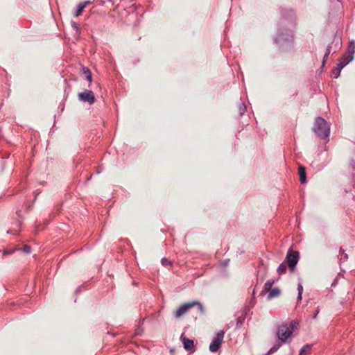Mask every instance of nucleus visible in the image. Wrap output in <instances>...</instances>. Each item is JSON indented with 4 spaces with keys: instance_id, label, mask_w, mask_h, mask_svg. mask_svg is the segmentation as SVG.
Here are the masks:
<instances>
[{
    "instance_id": "5",
    "label": "nucleus",
    "mask_w": 355,
    "mask_h": 355,
    "mask_svg": "<svg viewBox=\"0 0 355 355\" xmlns=\"http://www.w3.org/2000/svg\"><path fill=\"white\" fill-rule=\"evenodd\" d=\"M195 305H198L200 310H202V306L201 304L197 302H191L189 303H186L182 304L175 311V316L176 318H180L182 315H184L191 308L194 306Z\"/></svg>"
},
{
    "instance_id": "13",
    "label": "nucleus",
    "mask_w": 355,
    "mask_h": 355,
    "mask_svg": "<svg viewBox=\"0 0 355 355\" xmlns=\"http://www.w3.org/2000/svg\"><path fill=\"white\" fill-rule=\"evenodd\" d=\"M87 2H83L78 4L75 16L77 17L81 15L84 8L86 7Z\"/></svg>"
},
{
    "instance_id": "6",
    "label": "nucleus",
    "mask_w": 355,
    "mask_h": 355,
    "mask_svg": "<svg viewBox=\"0 0 355 355\" xmlns=\"http://www.w3.org/2000/svg\"><path fill=\"white\" fill-rule=\"evenodd\" d=\"M298 252L288 251L286 257L288 267L293 270L299 261Z\"/></svg>"
},
{
    "instance_id": "17",
    "label": "nucleus",
    "mask_w": 355,
    "mask_h": 355,
    "mask_svg": "<svg viewBox=\"0 0 355 355\" xmlns=\"http://www.w3.org/2000/svg\"><path fill=\"white\" fill-rule=\"evenodd\" d=\"M277 272L279 275H282V274H284L286 272V265L283 263H281L279 267L277 268Z\"/></svg>"
},
{
    "instance_id": "26",
    "label": "nucleus",
    "mask_w": 355,
    "mask_h": 355,
    "mask_svg": "<svg viewBox=\"0 0 355 355\" xmlns=\"http://www.w3.org/2000/svg\"><path fill=\"white\" fill-rule=\"evenodd\" d=\"M318 313H319V309L318 308L317 310H316V313L313 316V319H315L317 318V315H318Z\"/></svg>"
},
{
    "instance_id": "18",
    "label": "nucleus",
    "mask_w": 355,
    "mask_h": 355,
    "mask_svg": "<svg viewBox=\"0 0 355 355\" xmlns=\"http://www.w3.org/2000/svg\"><path fill=\"white\" fill-rule=\"evenodd\" d=\"M246 111V106L244 103H241L239 105V112L240 115H243Z\"/></svg>"
},
{
    "instance_id": "19",
    "label": "nucleus",
    "mask_w": 355,
    "mask_h": 355,
    "mask_svg": "<svg viewBox=\"0 0 355 355\" xmlns=\"http://www.w3.org/2000/svg\"><path fill=\"white\" fill-rule=\"evenodd\" d=\"M281 346V343H277L275 344L274 346H272L270 350H269V352L270 353H274Z\"/></svg>"
},
{
    "instance_id": "7",
    "label": "nucleus",
    "mask_w": 355,
    "mask_h": 355,
    "mask_svg": "<svg viewBox=\"0 0 355 355\" xmlns=\"http://www.w3.org/2000/svg\"><path fill=\"white\" fill-rule=\"evenodd\" d=\"M78 99L80 101L88 102L89 104H92L95 101V96L91 90H85L78 94Z\"/></svg>"
},
{
    "instance_id": "22",
    "label": "nucleus",
    "mask_w": 355,
    "mask_h": 355,
    "mask_svg": "<svg viewBox=\"0 0 355 355\" xmlns=\"http://www.w3.org/2000/svg\"><path fill=\"white\" fill-rule=\"evenodd\" d=\"M22 250H23L25 253L28 254V253H30V252H31V247H30V246H28V245H26V246H24V247L23 248Z\"/></svg>"
},
{
    "instance_id": "25",
    "label": "nucleus",
    "mask_w": 355,
    "mask_h": 355,
    "mask_svg": "<svg viewBox=\"0 0 355 355\" xmlns=\"http://www.w3.org/2000/svg\"><path fill=\"white\" fill-rule=\"evenodd\" d=\"M334 73L335 74V76H334L335 78H337L339 76L340 72L338 73L337 68L336 69V72L334 71Z\"/></svg>"
},
{
    "instance_id": "10",
    "label": "nucleus",
    "mask_w": 355,
    "mask_h": 355,
    "mask_svg": "<svg viewBox=\"0 0 355 355\" xmlns=\"http://www.w3.org/2000/svg\"><path fill=\"white\" fill-rule=\"evenodd\" d=\"M354 53H355V41L351 40L349 42V46H348L346 54H347V55H349V57H351V56L354 57Z\"/></svg>"
},
{
    "instance_id": "27",
    "label": "nucleus",
    "mask_w": 355,
    "mask_h": 355,
    "mask_svg": "<svg viewBox=\"0 0 355 355\" xmlns=\"http://www.w3.org/2000/svg\"><path fill=\"white\" fill-rule=\"evenodd\" d=\"M328 56H326V54H324V58H323V64L324 63L326 59H327Z\"/></svg>"
},
{
    "instance_id": "20",
    "label": "nucleus",
    "mask_w": 355,
    "mask_h": 355,
    "mask_svg": "<svg viewBox=\"0 0 355 355\" xmlns=\"http://www.w3.org/2000/svg\"><path fill=\"white\" fill-rule=\"evenodd\" d=\"M297 291H298L297 298L299 300H301L302 299V291H303V287H302V285L301 284H298Z\"/></svg>"
},
{
    "instance_id": "24",
    "label": "nucleus",
    "mask_w": 355,
    "mask_h": 355,
    "mask_svg": "<svg viewBox=\"0 0 355 355\" xmlns=\"http://www.w3.org/2000/svg\"><path fill=\"white\" fill-rule=\"evenodd\" d=\"M330 52H331V46H328L327 49L326 53H325L326 56H329Z\"/></svg>"
},
{
    "instance_id": "2",
    "label": "nucleus",
    "mask_w": 355,
    "mask_h": 355,
    "mask_svg": "<svg viewBox=\"0 0 355 355\" xmlns=\"http://www.w3.org/2000/svg\"><path fill=\"white\" fill-rule=\"evenodd\" d=\"M313 129L315 135L321 139L328 137L330 133L329 125L327 124V122L321 117H317L315 119Z\"/></svg>"
},
{
    "instance_id": "11",
    "label": "nucleus",
    "mask_w": 355,
    "mask_h": 355,
    "mask_svg": "<svg viewBox=\"0 0 355 355\" xmlns=\"http://www.w3.org/2000/svg\"><path fill=\"white\" fill-rule=\"evenodd\" d=\"M299 175L300 180L302 184H304L306 182V170L305 168L302 166L299 167Z\"/></svg>"
},
{
    "instance_id": "16",
    "label": "nucleus",
    "mask_w": 355,
    "mask_h": 355,
    "mask_svg": "<svg viewBox=\"0 0 355 355\" xmlns=\"http://www.w3.org/2000/svg\"><path fill=\"white\" fill-rule=\"evenodd\" d=\"M273 284H274V281H272V280H268V281H266V282L264 284L263 291L265 292L270 291Z\"/></svg>"
},
{
    "instance_id": "4",
    "label": "nucleus",
    "mask_w": 355,
    "mask_h": 355,
    "mask_svg": "<svg viewBox=\"0 0 355 355\" xmlns=\"http://www.w3.org/2000/svg\"><path fill=\"white\" fill-rule=\"evenodd\" d=\"M224 334L225 333L223 331H219L216 334V336L213 338L209 345V349L210 352H216L219 349L223 340Z\"/></svg>"
},
{
    "instance_id": "9",
    "label": "nucleus",
    "mask_w": 355,
    "mask_h": 355,
    "mask_svg": "<svg viewBox=\"0 0 355 355\" xmlns=\"http://www.w3.org/2000/svg\"><path fill=\"white\" fill-rule=\"evenodd\" d=\"M184 347L185 349L189 351L193 348V340L187 338L181 337Z\"/></svg>"
},
{
    "instance_id": "23",
    "label": "nucleus",
    "mask_w": 355,
    "mask_h": 355,
    "mask_svg": "<svg viewBox=\"0 0 355 355\" xmlns=\"http://www.w3.org/2000/svg\"><path fill=\"white\" fill-rule=\"evenodd\" d=\"M71 26L73 27L74 29H76V30L78 29V25L76 23L72 22Z\"/></svg>"
},
{
    "instance_id": "14",
    "label": "nucleus",
    "mask_w": 355,
    "mask_h": 355,
    "mask_svg": "<svg viewBox=\"0 0 355 355\" xmlns=\"http://www.w3.org/2000/svg\"><path fill=\"white\" fill-rule=\"evenodd\" d=\"M83 73L85 76V78L91 83L92 82V76L90 70L86 67L83 68Z\"/></svg>"
},
{
    "instance_id": "21",
    "label": "nucleus",
    "mask_w": 355,
    "mask_h": 355,
    "mask_svg": "<svg viewBox=\"0 0 355 355\" xmlns=\"http://www.w3.org/2000/svg\"><path fill=\"white\" fill-rule=\"evenodd\" d=\"M161 263L163 266H170L171 265V262L169 260H168L166 258H163L162 260H161Z\"/></svg>"
},
{
    "instance_id": "3",
    "label": "nucleus",
    "mask_w": 355,
    "mask_h": 355,
    "mask_svg": "<svg viewBox=\"0 0 355 355\" xmlns=\"http://www.w3.org/2000/svg\"><path fill=\"white\" fill-rule=\"evenodd\" d=\"M275 42L279 46H291L293 42V33L291 30L283 29L279 30L277 35L275 38Z\"/></svg>"
},
{
    "instance_id": "15",
    "label": "nucleus",
    "mask_w": 355,
    "mask_h": 355,
    "mask_svg": "<svg viewBox=\"0 0 355 355\" xmlns=\"http://www.w3.org/2000/svg\"><path fill=\"white\" fill-rule=\"evenodd\" d=\"M311 349V346L309 345H306L300 349L299 355H306L310 352Z\"/></svg>"
},
{
    "instance_id": "8",
    "label": "nucleus",
    "mask_w": 355,
    "mask_h": 355,
    "mask_svg": "<svg viewBox=\"0 0 355 355\" xmlns=\"http://www.w3.org/2000/svg\"><path fill=\"white\" fill-rule=\"evenodd\" d=\"M354 59L353 56L349 57L347 54H345L340 60L337 64V70L338 73L340 72L342 69L345 67L349 62Z\"/></svg>"
},
{
    "instance_id": "12",
    "label": "nucleus",
    "mask_w": 355,
    "mask_h": 355,
    "mask_svg": "<svg viewBox=\"0 0 355 355\" xmlns=\"http://www.w3.org/2000/svg\"><path fill=\"white\" fill-rule=\"evenodd\" d=\"M268 299L271 300L274 297H278L280 295V291L278 288H274L273 289H270V291H268Z\"/></svg>"
},
{
    "instance_id": "28",
    "label": "nucleus",
    "mask_w": 355,
    "mask_h": 355,
    "mask_svg": "<svg viewBox=\"0 0 355 355\" xmlns=\"http://www.w3.org/2000/svg\"><path fill=\"white\" fill-rule=\"evenodd\" d=\"M229 260L225 261V265L227 264Z\"/></svg>"
},
{
    "instance_id": "1",
    "label": "nucleus",
    "mask_w": 355,
    "mask_h": 355,
    "mask_svg": "<svg viewBox=\"0 0 355 355\" xmlns=\"http://www.w3.org/2000/svg\"><path fill=\"white\" fill-rule=\"evenodd\" d=\"M298 323L292 320L288 323L280 325L277 330V336L282 343H286L291 338L293 331L297 329Z\"/></svg>"
}]
</instances>
